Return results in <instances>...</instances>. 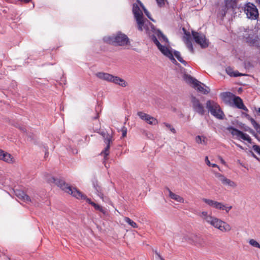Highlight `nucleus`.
I'll list each match as a JSON object with an SVG mask.
<instances>
[{
    "instance_id": "28",
    "label": "nucleus",
    "mask_w": 260,
    "mask_h": 260,
    "mask_svg": "<svg viewBox=\"0 0 260 260\" xmlns=\"http://www.w3.org/2000/svg\"><path fill=\"white\" fill-rule=\"evenodd\" d=\"M94 187L96 191L97 194L104 201V194L102 187L98 184H94Z\"/></svg>"
},
{
    "instance_id": "24",
    "label": "nucleus",
    "mask_w": 260,
    "mask_h": 260,
    "mask_svg": "<svg viewBox=\"0 0 260 260\" xmlns=\"http://www.w3.org/2000/svg\"><path fill=\"white\" fill-rule=\"evenodd\" d=\"M227 129L231 132V134L234 136H236L238 138H241L242 132L232 127L229 126L227 128Z\"/></svg>"
},
{
    "instance_id": "39",
    "label": "nucleus",
    "mask_w": 260,
    "mask_h": 260,
    "mask_svg": "<svg viewBox=\"0 0 260 260\" xmlns=\"http://www.w3.org/2000/svg\"><path fill=\"white\" fill-rule=\"evenodd\" d=\"M246 130L248 131L251 134H252L258 141H260V138L257 134L252 129L248 128V129Z\"/></svg>"
},
{
    "instance_id": "16",
    "label": "nucleus",
    "mask_w": 260,
    "mask_h": 260,
    "mask_svg": "<svg viewBox=\"0 0 260 260\" xmlns=\"http://www.w3.org/2000/svg\"><path fill=\"white\" fill-rule=\"evenodd\" d=\"M0 159L7 162L12 164L15 161L14 158L9 153L0 149Z\"/></svg>"
},
{
    "instance_id": "35",
    "label": "nucleus",
    "mask_w": 260,
    "mask_h": 260,
    "mask_svg": "<svg viewBox=\"0 0 260 260\" xmlns=\"http://www.w3.org/2000/svg\"><path fill=\"white\" fill-rule=\"evenodd\" d=\"M147 123L151 125H155L157 123V120L154 117L150 116L149 117V120Z\"/></svg>"
},
{
    "instance_id": "13",
    "label": "nucleus",
    "mask_w": 260,
    "mask_h": 260,
    "mask_svg": "<svg viewBox=\"0 0 260 260\" xmlns=\"http://www.w3.org/2000/svg\"><path fill=\"white\" fill-rule=\"evenodd\" d=\"M225 6L221 11V16L223 17L226 13L225 9H235L237 6V0H225Z\"/></svg>"
},
{
    "instance_id": "8",
    "label": "nucleus",
    "mask_w": 260,
    "mask_h": 260,
    "mask_svg": "<svg viewBox=\"0 0 260 260\" xmlns=\"http://www.w3.org/2000/svg\"><path fill=\"white\" fill-rule=\"evenodd\" d=\"M98 133H99L100 135H101L103 136V138L104 140V142L107 145L105 149L101 152V155L104 156L103 162L105 164V167L107 168V166L105 164V161L108 159V156L109 154L110 143L112 142L113 136L111 134H110L108 133L107 132L104 131L98 132Z\"/></svg>"
},
{
    "instance_id": "32",
    "label": "nucleus",
    "mask_w": 260,
    "mask_h": 260,
    "mask_svg": "<svg viewBox=\"0 0 260 260\" xmlns=\"http://www.w3.org/2000/svg\"><path fill=\"white\" fill-rule=\"evenodd\" d=\"M137 115L139 116V117L143 120H145L147 117H149L150 116L149 114L145 113L143 112L140 111L137 113Z\"/></svg>"
},
{
    "instance_id": "55",
    "label": "nucleus",
    "mask_w": 260,
    "mask_h": 260,
    "mask_svg": "<svg viewBox=\"0 0 260 260\" xmlns=\"http://www.w3.org/2000/svg\"><path fill=\"white\" fill-rule=\"evenodd\" d=\"M148 120H149V118H148V117H147V118H146V120H145V121L146 122H147V121H148Z\"/></svg>"
},
{
    "instance_id": "27",
    "label": "nucleus",
    "mask_w": 260,
    "mask_h": 260,
    "mask_svg": "<svg viewBox=\"0 0 260 260\" xmlns=\"http://www.w3.org/2000/svg\"><path fill=\"white\" fill-rule=\"evenodd\" d=\"M232 208V206L226 207L221 202H218L216 209L225 210L226 213H228L230 210Z\"/></svg>"
},
{
    "instance_id": "44",
    "label": "nucleus",
    "mask_w": 260,
    "mask_h": 260,
    "mask_svg": "<svg viewBox=\"0 0 260 260\" xmlns=\"http://www.w3.org/2000/svg\"><path fill=\"white\" fill-rule=\"evenodd\" d=\"M205 162H206V164H207L208 166H211V164L210 163V162L209 160L208 159V156H206V157H205Z\"/></svg>"
},
{
    "instance_id": "41",
    "label": "nucleus",
    "mask_w": 260,
    "mask_h": 260,
    "mask_svg": "<svg viewBox=\"0 0 260 260\" xmlns=\"http://www.w3.org/2000/svg\"><path fill=\"white\" fill-rule=\"evenodd\" d=\"M253 149L260 155V146L257 145H254L252 146Z\"/></svg>"
},
{
    "instance_id": "45",
    "label": "nucleus",
    "mask_w": 260,
    "mask_h": 260,
    "mask_svg": "<svg viewBox=\"0 0 260 260\" xmlns=\"http://www.w3.org/2000/svg\"><path fill=\"white\" fill-rule=\"evenodd\" d=\"M156 1L157 2L158 5L160 7H161L162 6V0H156Z\"/></svg>"
},
{
    "instance_id": "20",
    "label": "nucleus",
    "mask_w": 260,
    "mask_h": 260,
    "mask_svg": "<svg viewBox=\"0 0 260 260\" xmlns=\"http://www.w3.org/2000/svg\"><path fill=\"white\" fill-rule=\"evenodd\" d=\"M95 75L99 79L110 82H112L113 78V75L104 72H98L96 73Z\"/></svg>"
},
{
    "instance_id": "29",
    "label": "nucleus",
    "mask_w": 260,
    "mask_h": 260,
    "mask_svg": "<svg viewBox=\"0 0 260 260\" xmlns=\"http://www.w3.org/2000/svg\"><path fill=\"white\" fill-rule=\"evenodd\" d=\"M93 207H94V209L96 210H98V211H99L100 212H101V213H102L104 215H106L107 214V211H106V210L103 207H102V206H101L100 205L96 204V203H93Z\"/></svg>"
},
{
    "instance_id": "17",
    "label": "nucleus",
    "mask_w": 260,
    "mask_h": 260,
    "mask_svg": "<svg viewBox=\"0 0 260 260\" xmlns=\"http://www.w3.org/2000/svg\"><path fill=\"white\" fill-rule=\"evenodd\" d=\"M191 236L192 235H188L185 233L178 234L175 236V239L178 242H187L191 244Z\"/></svg>"
},
{
    "instance_id": "52",
    "label": "nucleus",
    "mask_w": 260,
    "mask_h": 260,
    "mask_svg": "<svg viewBox=\"0 0 260 260\" xmlns=\"http://www.w3.org/2000/svg\"><path fill=\"white\" fill-rule=\"evenodd\" d=\"M73 153L74 154H77V149H75L74 150H73Z\"/></svg>"
},
{
    "instance_id": "38",
    "label": "nucleus",
    "mask_w": 260,
    "mask_h": 260,
    "mask_svg": "<svg viewBox=\"0 0 260 260\" xmlns=\"http://www.w3.org/2000/svg\"><path fill=\"white\" fill-rule=\"evenodd\" d=\"M203 140L202 139V137L201 136H198L196 137V142L197 143H204V144H206V142H205V137H203Z\"/></svg>"
},
{
    "instance_id": "54",
    "label": "nucleus",
    "mask_w": 260,
    "mask_h": 260,
    "mask_svg": "<svg viewBox=\"0 0 260 260\" xmlns=\"http://www.w3.org/2000/svg\"><path fill=\"white\" fill-rule=\"evenodd\" d=\"M237 146H238L239 148L243 149L242 146H240V145L237 144Z\"/></svg>"
},
{
    "instance_id": "4",
    "label": "nucleus",
    "mask_w": 260,
    "mask_h": 260,
    "mask_svg": "<svg viewBox=\"0 0 260 260\" xmlns=\"http://www.w3.org/2000/svg\"><path fill=\"white\" fill-rule=\"evenodd\" d=\"M164 55L168 57L172 62L175 64H177L178 63L174 56L184 66L187 64L186 61L181 57L180 53L178 51L174 50L172 48L168 38L165 35H164Z\"/></svg>"
},
{
    "instance_id": "37",
    "label": "nucleus",
    "mask_w": 260,
    "mask_h": 260,
    "mask_svg": "<svg viewBox=\"0 0 260 260\" xmlns=\"http://www.w3.org/2000/svg\"><path fill=\"white\" fill-rule=\"evenodd\" d=\"M166 127L167 130L170 131L171 132H172L173 134H175L176 133V131L174 127L171 124L169 123H164Z\"/></svg>"
},
{
    "instance_id": "56",
    "label": "nucleus",
    "mask_w": 260,
    "mask_h": 260,
    "mask_svg": "<svg viewBox=\"0 0 260 260\" xmlns=\"http://www.w3.org/2000/svg\"><path fill=\"white\" fill-rule=\"evenodd\" d=\"M165 0H164V5H165Z\"/></svg>"
},
{
    "instance_id": "26",
    "label": "nucleus",
    "mask_w": 260,
    "mask_h": 260,
    "mask_svg": "<svg viewBox=\"0 0 260 260\" xmlns=\"http://www.w3.org/2000/svg\"><path fill=\"white\" fill-rule=\"evenodd\" d=\"M206 204L210 207L216 208L218 202L211 199L204 198L202 200Z\"/></svg>"
},
{
    "instance_id": "31",
    "label": "nucleus",
    "mask_w": 260,
    "mask_h": 260,
    "mask_svg": "<svg viewBox=\"0 0 260 260\" xmlns=\"http://www.w3.org/2000/svg\"><path fill=\"white\" fill-rule=\"evenodd\" d=\"M251 123L254 128V129L256 131L257 133L260 135V125L257 123L253 118H250Z\"/></svg>"
},
{
    "instance_id": "36",
    "label": "nucleus",
    "mask_w": 260,
    "mask_h": 260,
    "mask_svg": "<svg viewBox=\"0 0 260 260\" xmlns=\"http://www.w3.org/2000/svg\"><path fill=\"white\" fill-rule=\"evenodd\" d=\"M241 138L244 140L247 141L249 143H251V139L246 134H245L242 132V135L241 136Z\"/></svg>"
},
{
    "instance_id": "33",
    "label": "nucleus",
    "mask_w": 260,
    "mask_h": 260,
    "mask_svg": "<svg viewBox=\"0 0 260 260\" xmlns=\"http://www.w3.org/2000/svg\"><path fill=\"white\" fill-rule=\"evenodd\" d=\"M137 115L139 116V117L143 120H145L147 117H149L150 116L149 114L145 113L143 112L140 111L137 113Z\"/></svg>"
},
{
    "instance_id": "7",
    "label": "nucleus",
    "mask_w": 260,
    "mask_h": 260,
    "mask_svg": "<svg viewBox=\"0 0 260 260\" xmlns=\"http://www.w3.org/2000/svg\"><path fill=\"white\" fill-rule=\"evenodd\" d=\"M206 108L208 112L216 118L220 120L224 119V113L219 105L216 102L211 100H207L206 102Z\"/></svg>"
},
{
    "instance_id": "30",
    "label": "nucleus",
    "mask_w": 260,
    "mask_h": 260,
    "mask_svg": "<svg viewBox=\"0 0 260 260\" xmlns=\"http://www.w3.org/2000/svg\"><path fill=\"white\" fill-rule=\"evenodd\" d=\"M124 220L125 222L127 223L130 226L134 228H138L137 223L133 220L131 219L129 217H125L124 218Z\"/></svg>"
},
{
    "instance_id": "21",
    "label": "nucleus",
    "mask_w": 260,
    "mask_h": 260,
    "mask_svg": "<svg viewBox=\"0 0 260 260\" xmlns=\"http://www.w3.org/2000/svg\"><path fill=\"white\" fill-rule=\"evenodd\" d=\"M183 30L184 31L185 34L186 35V36L183 37V41L184 43H185L188 49L191 51V52H193V46L191 43V42L190 39V35L189 33H187L185 29L184 28H183Z\"/></svg>"
},
{
    "instance_id": "40",
    "label": "nucleus",
    "mask_w": 260,
    "mask_h": 260,
    "mask_svg": "<svg viewBox=\"0 0 260 260\" xmlns=\"http://www.w3.org/2000/svg\"><path fill=\"white\" fill-rule=\"evenodd\" d=\"M155 255L153 256V258L154 260H162V257L159 252H157V250L154 251Z\"/></svg>"
},
{
    "instance_id": "43",
    "label": "nucleus",
    "mask_w": 260,
    "mask_h": 260,
    "mask_svg": "<svg viewBox=\"0 0 260 260\" xmlns=\"http://www.w3.org/2000/svg\"><path fill=\"white\" fill-rule=\"evenodd\" d=\"M214 174L216 177L218 178L220 181H221V180H222L223 178L224 177L223 175L219 173H215Z\"/></svg>"
},
{
    "instance_id": "46",
    "label": "nucleus",
    "mask_w": 260,
    "mask_h": 260,
    "mask_svg": "<svg viewBox=\"0 0 260 260\" xmlns=\"http://www.w3.org/2000/svg\"><path fill=\"white\" fill-rule=\"evenodd\" d=\"M144 12L145 13V14L147 16V17L149 18V19H151V17H150L149 16V12L147 11V10H146L145 9H144Z\"/></svg>"
},
{
    "instance_id": "6",
    "label": "nucleus",
    "mask_w": 260,
    "mask_h": 260,
    "mask_svg": "<svg viewBox=\"0 0 260 260\" xmlns=\"http://www.w3.org/2000/svg\"><path fill=\"white\" fill-rule=\"evenodd\" d=\"M183 79L186 83L191 84L193 88L202 93L207 94L210 91L209 87L206 86L204 84L199 81L195 78H193L190 75L184 74L183 75Z\"/></svg>"
},
{
    "instance_id": "12",
    "label": "nucleus",
    "mask_w": 260,
    "mask_h": 260,
    "mask_svg": "<svg viewBox=\"0 0 260 260\" xmlns=\"http://www.w3.org/2000/svg\"><path fill=\"white\" fill-rule=\"evenodd\" d=\"M192 35L194 41L202 48H206L208 46V41L204 34L192 31Z\"/></svg>"
},
{
    "instance_id": "1",
    "label": "nucleus",
    "mask_w": 260,
    "mask_h": 260,
    "mask_svg": "<svg viewBox=\"0 0 260 260\" xmlns=\"http://www.w3.org/2000/svg\"><path fill=\"white\" fill-rule=\"evenodd\" d=\"M133 13L138 24L139 30L142 31L144 27L146 32L151 36L153 42L162 53V45L159 42V41L162 39V33L160 30H156L154 26L149 21H145L143 13L137 4H133Z\"/></svg>"
},
{
    "instance_id": "10",
    "label": "nucleus",
    "mask_w": 260,
    "mask_h": 260,
    "mask_svg": "<svg viewBox=\"0 0 260 260\" xmlns=\"http://www.w3.org/2000/svg\"><path fill=\"white\" fill-rule=\"evenodd\" d=\"M247 17L251 20H256L258 17V12L256 7L252 3H247L243 7Z\"/></svg>"
},
{
    "instance_id": "22",
    "label": "nucleus",
    "mask_w": 260,
    "mask_h": 260,
    "mask_svg": "<svg viewBox=\"0 0 260 260\" xmlns=\"http://www.w3.org/2000/svg\"><path fill=\"white\" fill-rule=\"evenodd\" d=\"M112 83L117 84L123 87H125L128 85L127 83L124 79L118 76H113V78H112Z\"/></svg>"
},
{
    "instance_id": "5",
    "label": "nucleus",
    "mask_w": 260,
    "mask_h": 260,
    "mask_svg": "<svg viewBox=\"0 0 260 260\" xmlns=\"http://www.w3.org/2000/svg\"><path fill=\"white\" fill-rule=\"evenodd\" d=\"M104 42L111 44L123 46L129 44L130 42L127 36L121 32H118L112 36L104 38Z\"/></svg>"
},
{
    "instance_id": "3",
    "label": "nucleus",
    "mask_w": 260,
    "mask_h": 260,
    "mask_svg": "<svg viewBox=\"0 0 260 260\" xmlns=\"http://www.w3.org/2000/svg\"><path fill=\"white\" fill-rule=\"evenodd\" d=\"M201 219L206 223L211 225L222 232H228L231 230V225L215 216H212L207 211H202L199 214Z\"/></svg>"
},
{
    "instance_id": "47",
    "label": "nucleus",
    "mask_w": 260,
    "mask_h": 260,
    "mask_svg": "<svg viewBox=\"0 0 260 260\" xmlns=\"http://www.w3.org/2000/svg\"><path fill=\"white\" fill-rule=\"evenodd\" d=\"M250 153H251V155L252 156V157H253L256 159L259 160V158L254 154V153L252 151H251Z\"/></svg>"
},
{
    "instance_id": "25",
    "label": "nucleus",
    "mask_w": 260,
    "mask_h": 260,
    "mask_svg": "<svg viewBox=\"0 0 260 260\" xmlns=\"http://www.w3.org/2000/svg\"><path fill=\"white\" fill-rule=\"evenodd\" d=\"M221 182L223 184L230 186L233 188H235L237 186V184L235 182L229 179L226 178L225 177L223 178L222 180H221Z\"/></svg>"
},
{
    "instance_id": "57",
    "label": "nucleus",
    "mask_w": 260,
    "mask_h": 260,
    "mask_svg": "<svg viewBox=\"0 0 260 260\" xmlns=\"http://www.w3.org/2000/svg\"><path fill=\"white\" fill-rule=\"evenodd\" d=\"M259 249H260V247H259Z\"/></svg>"
},
{
    "instance_id": "50",
    "label": "nucleus",
    "mask_w": 260,
    "mask_h": 260,
    "mask_svg": "<svg viewBox=\"0 0 260 260\" xmlns=\"http://www.w3.org/2000/svg\"><path fill=\"white\" fill-rule=\"evenodd\" d=\"M19 128L20 129H21V131H23V132H25V128L22 127V126H19Z\"/></svg>"
},
{
    "instance_id": "18",
    "label": "nucleus",
    "mask_w": 260,
    "mask_h": 260,
    "mask_svg": "<svg viewBox=\"0 0 260 260\" xmlns=\"http://www.w3.org/2000/svg\"><path fill=\"white\" fill-rule=\"evenodd\" d=\"M15 193L18 199L26 203L32 202L30 198L22 190H16L15 191Z\"/></svg>"
},
{
    "instance_id": "9",
    "label": "nucleus",
    "mask_w": 260,
    "mask_h": 260,
    "mask_svg": "<svg viewBox=\"0 0 260 260\" xmlns=\"http://www.w3.org/2000/svg\"><path fill=\"white\" fill-rule=\"evenodd\" d=\"M191 106L193 111L201 116H203L206 111L204 104L197 98L193 95H191L190 98Z\"/></svg>"
},
{
    "instance_id": "23",
    "label": "nucleus",
    "mask_w": 260,
    "mask_h": 260,
    "mask_svg": "<svg viewBox=\"0 0 260 260\" xmlns=\"http://www.w3.org/2000/svg\"><path fill=\"white\" fill-rule=\"evenodd\" d=\"M226 73L231 77H238L245 76L246 74L239 73L237 71H234L233 69L230 67H228L225 69Z\"/></svg>"
},
{
    "instance_id": "49",
    "label": "nucleus",
    "mask_w": 260,
    "mask_h": 260,
    "mask_svg": "<svg viewBox=\"0 0 260 260\" xmlns=\"http://www.w3.org/2000/svg\"><path fill=\"white\" fill-rule=\"evenodd\" d=\"M220 161L221 162L222 164H225V161L221 158V157H220Z\"/></svg>"
},
{
    "instance_id": "34",
    "label": "nucleus",
    "mask_w": 260,
    "mask_h": 260,
    "mask_svg": "<svg viewBox=\"0 0 260 260\" xmlns=\"http://www.w3.org/2000/svg\"><path fill=\"white\" fill-rule=\"evenodd\" d=\"M249 243L253 247L259 248L260 244L254 239H251L249 241Z\"/></svg>"
},
{
    "instance_id": "14",
    "label": "nucleus",
    "mask_w": 260,
    "mask_h": 260,
    "mask_svg": "<svg viewBox=\"0 0 260 260\" xmlns=\"http://www.w3.org/2000/svg\"><path fill=\"white\" fill-rule=\"evenodd\" d=\"M191 244L200 247H204L206 245V241L202 236L194 235L191 236Z\"/></svg>"
},
{
    "instance_id": "48",
    "label": "nucleus",
    "mask_w": 260,
    "mask_h": 260,
    "mask_svg": "<svg viewBox=\"0 0 260 260\" xmlns=\"http://www.w3.org/2000/svg\"><path fill=\"white\" fill-rule=\"evenodd\" d=\"M211 166L212 167H217L219 169V170H220L219 167L215 164H211Z\"/></svg>"
},
{
    "instance_id": "51",
    "label": "nucleus",
    "mask_w": 260,
    "mask_h": 260,
    "mask_svg": "<svg viewBox=\"0 0 260 260\" xmlns=\"http://www.w3.org/2000/svg\"><path fill=\"white\" fill-rule=\"evenodd\" d=\"M245 116L248 118L250 120V118H251V117H250L249 115L247 114H245Z\"/></svg>"
},
{
    "instance_id": "2",
    "label": "nucleus",
    "mask_w": 260,
    "mask_h": 260,
    "mask_svg": "<svg viewBox=\"0 0 260 260\" xmlns=\"http://www.w3.org/2000/svg\"><path fill=\"white\" fill-rule=\"evenodd\" d=\"M47 181L50 183H54L57 186L59 187L62 190L71 194L73 197L78 199H84L86 201L91 205L93 206L94 202L87 198V197L82 193L80 190L76 188H72L69 184H67L64 181L60 178H55L54 177L49 176L47 178Z\"/></svg>"
},
{
    "instance_id": "53",
    "label": "nucleus",
    "mask_w": 260,
    "mask_h": 260,
    "mask_svg": "<svg viewBox=\"0 0 260 260\" xmlns=\"http://www.w3.org/2000/svg\"><path fill=\"white\" fill-rule=\"evenodd\" d=\"M99 118V114L98 113L96 116L93 118V119H96Z\"/></svg>"
},
{
    "instance_id": "15",
    "label": "nucleus",
    "mask_w": 260,
    "mask_h": 260,
    "mask_svg": "<svg viewBox=\"0 0 260 260\" xmlns=\"http://www.w3.org/2000/svg\"><path fill=\"white\" fill-rule=\"evenodd\" d=\"M245 40L247 43L250 45L256 46L258 44V40L259 39L257 36L255 35L252 31L248 34V36H245Z\"/></svg>"
},
{
    "instance_id": "19",
    "label": "nucleus",
    "mask_w": 260,
    "mask_h": 260,
    "mask_svg": "<svg viewBox=\"0 0 260 260\" xmlns=\"http://www.w3.org/2000/svg\"><path fill=\"white\" fill-rule=\"evenodd\" d=\"M167 192L168 196L171 199L180 203H183L184 202V199L182 197L173 192L168 188H166V193Z\"/></svg>"
},
{
    "instance_id": "42",
    "label": "nucleus",
    "mask_w": 260,
    "mask_h": 260,
    "mask_svg": "<svg viewBox=\"0 0 260 260\" xmlns=\"http://www.w3.org/2000/svg\"><path fill=\"white\" fill-rule=\"evenodd\" d=\"M121 131H122V137L123 138L126 137V133H127V129L125 127V126H123L122 128H121Z\"/></svg>"
},
{
    "instance_id": "11",
    "label": "nucleus",
    "mask_w": 260,
    "mask_h": 260,
    "mask_svg": "<svg viewBox=\"0 0 260 260\" xmlns=\"http://www.w3.org/2000/svg\"><path fill=\"white\" fill-rule=\"evenodd\" d=\"M221 96L224 100L234 96L233 102L234 105L239 109H242L245 111H248L247 108L244 106L242 99L240 97L235 96L231 92H223L221 94Z\"/></svg>"
}]
</instances>
